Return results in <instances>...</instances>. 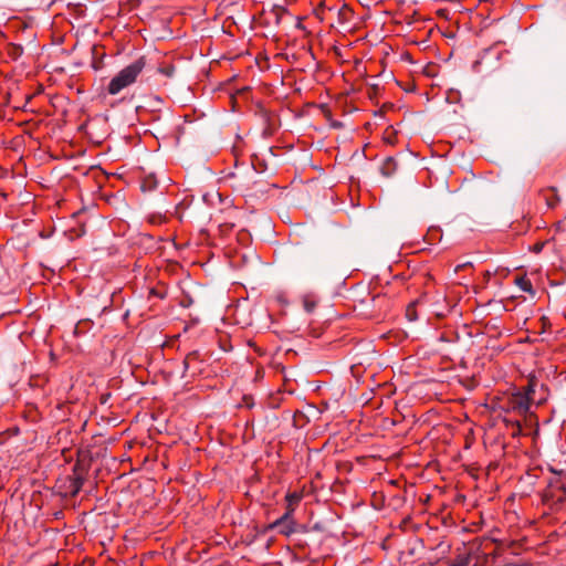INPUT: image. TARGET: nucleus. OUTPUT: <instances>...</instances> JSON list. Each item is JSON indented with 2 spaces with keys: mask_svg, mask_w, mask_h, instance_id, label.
Instances as JSON below:
<instances>
[{
  "mask_svg": "<svg viewBox=\"0 0 566 566\" xmlns=\"http://www.w3.org/2000/svg\"><path fill=\"white\" fill-rule=\"evenodd\" d=\"M81 485H82V481L81 480H76V482H75V490L73 492L74 494H76L80 491Z\"/></svg>",
  "mask_w": 566,
  "mask_h": 566,
  "instance_id": "f8f14e48",
  "label": "nucleus"
},
{
  "mask_svg": "<svg viewBox=\"0 0 566 566\" xmlns=\"http://www.w3.org/2000/svg\"><path fill=\"white\" fill-rule=\"evenodd\" d=\"M158 72L167 77H171L175 73V66L172 64L163 65L158 69Z\"/></svg>",
  "mask_w": 566,
  "mask_h": 566,
  "instance_id": "9d476101",
  "label": "nucleus"
},
{
  "mask_svg": "<svg viewBox=\"0 0 566 566\" xmlns=\"http://www.w3.org/2000/svg\"><path fill=\"white\" fill-rule=\"evenodd\" d=\"M534 388L527 386L523 390L512 392L504 401L503 409L507 412H514L525 417L530 412L533 400Z\"/></svg>",
  "mask_w": 566,
  "mask_h": 566,
  "instance_id": "f03ea898",
  "label": "nucleus"
},
{
  "mask_svg": "<svg viewBox=\"0 0 566 566\" xmlns=\"http://www.w3.org/2000/svg\"><path fill=\"white\" fill-rule=\"evenodd\" d=\"M156 187H157V179L153 175L147 176L142 182L143 191H151V190L156 189Z\"/></svg>",
  "mask_w": 566,
  "mask_h": 566,
  "instance_id": "1a4fd4ad",
  "label": "nucleus"
},
{
  "mask_svg": "<svg viewBox=\"0 0 566 566\" xmlns=\"http://www.w3.org/2000/svg\"><path fill=\"white\" fill-rule=\"evenodd\" d=\"M514 423L516 424L517 430L520 431V430H521V424H520V422H518V421H515Z\"/></svg>",
  "mask_w": 566,
  "mask_h": 566,
  "instance_id": "4468645a",
  "label": "nucleus"
},
{
  "mask_svg": "<svg viewBox=\"0 0 566 566\" xmlns=\"http://www.w3.org/2000/svg\"><path fill=\"white\" fill-rule=\"evenodd\" d=\"M146 66L145 56H140L123 70H120L108 83L107 93L109 95H117L123 90L133 85L138 76L142 74L143 70Z\"/></svg>",
  "mask_w": 566,
  "mask_h": 566,
  "instance_id": "f257e3e1",
  "label": "nucleus"
},
{
  "mask_svg": "<svg viewBox=\"0 0 566 566\" xmlns=\"http://www.w3.org/2000/svg\"><path fill=\"white\" fill-rule=\"evenodd\" d=\"M547 489L551 496H556V492H560V495L566 494V476L562 473H554L547 481Z\"/></svg>",
  "mask_w": 566,
  "mask_h": 566,
  "instance_id": "7ed1b4c3",
  "label": "nucleus"
},
{
  "mask_svg": "<svg viewBox=\"0 0 566 566\" xmlns=\"http://www.w3.org/2000/svg\"><path fill=\"white\" fill-rule=\"evenodd\" d=\"M397 168V163L392 157H387L381 166V174L386 177H390Z\"/></svg>",
  "mask_w": 566,
  "mask_h": 566,
  "instance_id": "423d86ee",
  "label": "nucleus"
},
{
  "mask_svg": "<svg viewBox=\"0 0 566 566\" xmlns=\"http://www.w3.org/2000/svg\"><path fill=\"white\" fill-rule=\"evenodd\" d=\"M286 501L289 503V509H287L286 513L280 520L276 521L275 525H281V524H284V523L290 521L291 515H292V513L294 511L292 505H294V504H296V503H298L301 501V495L298 493H296V492L289 493L286 495Z\"/></svg>",
  "mask_w": 566,
  "mask_h": 566,
  "instance_id": "20e7f679",
  "label": "nucleus"
},
{
  "mask_svg": "<svg viewBox=\"0 0 566 566\" xmlns=\"http://www.w3.org/2000/svg\"><path fill=\"white\" fill-rule=\"evenodd\" d=\"M544 197L549 208L556 207V205L559 202V198L556 195V190L554 188L549 189L546 193H544Z\"/></svg>",
  "mask_w": 566,
  "mask_h": 566,
  "instance_id": "6e6552de",
  "label": "nucleus"
},
{
  "mask_svg": "<svg viewBox=\"0 0 566 566\" xmlns=\"http://www.w3.org/2000/svg\"><path fill=\"white\" fill-rule=\"evenodd\" d=\"M406 316L409 321H416L417 319V313L415 310V304H411L406 310Z\"/></svg>",
  "mask_w": 566,
  "mask_h": 566,
  "instance_id": "9b49d317",
  "label": "nucleus"
},
{
  "mask_svg": "<svg viewBox=\"0 0 566 566\" xmlns=\"http://www.w3.org/2000/svg\"><path fill=\"white\" fill-rule=\"evenodd\" d=\"M198 360V353L192 352L188 354L184 360L185 373H190L191 376L196 375L199 369L195 368V363Z\"/></svg>",
  "mask_w": 566,
  "mask_h": 566,
  "instance_id": "39448f33",
  "label": "nucleus"
},
{
  "mask_svg": "<svg viewBox=\"0 0 566 566\" xmlns=\"http://www.w3.org/2000/svg\"><path fill=\"white\" fill-rule=\"evenodd\" d=\"M515 284L523 292H526V293H530V294L534 295L535 292L533 290V285H532L531 281L526 276H517V277H515Z\"/></svg>",
  "mask_w": 566,
  "mask_h": 566,
  "instance_id": "0eeeda50",
  "label": "nucleus"
},
{
  "mask_svg": "<svg viewBox=\"0 0 566 566\" xmlns=\"http://www.w3.org/2000/svg\"><path fill=\"white\" fill-rule=\"evenodd\" d=\"M314 307V304H308V303H305V308L307 312H311Z\"/></svg>",
  "mask_w": 566,
  "mask_h": 566,
  "instance_id": "ddd939ff",
  "label": "nucleus"
}]
</instances>
